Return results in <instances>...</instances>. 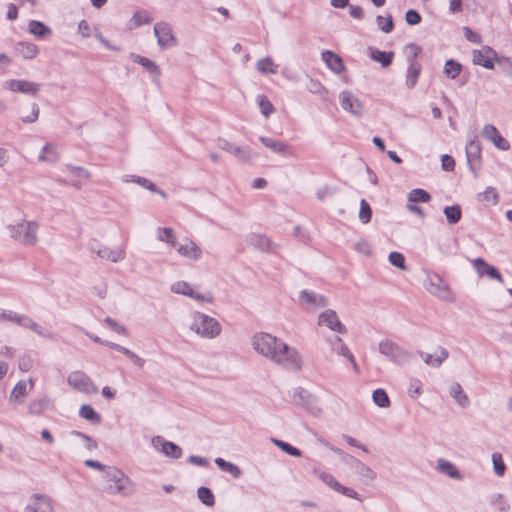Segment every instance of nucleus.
Segmentation results:
<instances>
[{"label": "nucleus", "mask_w": 512, "mask_h": 512, "mask_svg": "<svg viewBox=\"0 0 512 512\" xmlns=\"http://www.w3.org/2000/svg\"><path fill=\"white\" fill-rule=\"evenodd\" d=\"M318 323L320 325H325L332 331H335L340 334L347 333L346 327L341 323L337 313L332 309L324 310L318 318Z\"/></svg>", "instance_id": "nucleus-14"}, {"label": "nucleus", "mask_w": 512, "mask_h": 512, "mask_svg": "<svg viewBox=\"0 0 512 512\" xmlns=\"http://www.w3.org/2000/svg\"><path fill=\"white\" fill-rule=\"evenodd\" d=\"M251 345L258 354L285 370L299 371L303 366L299 351L270 333H256Z\"/></svg>", "instance_id": "nucleus-1"}, {"label": "nucleus", "mask_w": 512, "mask_h": 512, "mask_svg": "<svg viewBox=\"0 0 512 512\" xmlns=\"http://www.w3.org/2000/svg\"><path fill=\"white\" fill-rule=\"evenodd\" d=\"M38 228L37 221H22L8 226L10 236L26 246H34L38 242Z\"/></svg>", "instance_id": "nucleus-4"}, {"label": "nucleus", "mask_w": 512, "mask_h": 512, "mask_svg": "<svg viewBox=\"0 0 512 512\" xmlns=\"http://www.w3.org/2000/svg\"><path fill=\"white\" fill-rule=\"evenodd\" d=\"M419 356L423 362L432 368H439L449 357V352L446 348L439 346L433 354L418 351Z\"/></svg>", "instance_id": "nucleus-18"}, {"label": "nucleus", "mask_w": 512, "mask_h": 512, "mask_svg": "<svg viewBox=\"0 0 512 512\" xmlns=\"http://www.w3.org/2000/svg\"><path fill=\"white\" fill-rule=\"evenodd\" d=\"M189 329L202 338L214 339L220 335L222 326L214 317L195 311L191 314Z\"/></svg>", "instance_id": "nucleus-3"}, {"label": "nucleus", "mask_w": 512, "mask_h": 512, "mask_svg": "<svg viewBox=\"0 0 512 512\" xmlns=\"http://www.w3.org/2000/svg\"><path fill=\"white\" fill-rule=\"evenodd\" d=\"M483 199L487 202H491L492 204H496L498 202L499 196L496 192L495 188L489 186L482 194Z\"/></svg>", "instance_id": "nucleus-64"}, {"label": "nucleus", "mask_w": 512, "mask_h": 512, "mask_svg": "<svg viewBox=\"0 0 512 512\" xmlns=\"http://www.w3.org/2000/svg\"><path fill=\"white\" fill-rule=\"evenodd\" d=\"M495 62L506 75L512 78V61L509 58L496 56Z\"/></svg>", "instance_id": "nucleus-59"}, {"label": "nucleus", "mask_w": 512, "mask_h": 512, "mask_svg": "<svg viewBox=\"0 0 512 512\" xmlns=\"http://www.w3.org/2000/svg\"><path fill=\"white\" fill-rule=\"evenodd\" d=\"M319 478L334 491L342 495H345L349 498L361 500L360 495L354 489L345 487L342 484H340L332 474L321 472L319 473Z\"/></svg>", "instance_id": "nucleus-15"}, {"label": "nucleus", "mask_w": 512, "mask_h": 512, "mask_svg": "<svg viewBox=\"0 0 512 512\" xmlns=\"http://www.w3.org/2000/svg\"><path fill=\"white\" fill-rule=\"evenodd\" d=\"M103 478L107 484L106 492L110 495L130 497L136 492L135 482L117 467H108Z\"/></svg>", "instance_id": "nucleus-2"}, {"label": "nucleus", "mask_w": 512, "mask_h": 512, "mask_svg": "<svg viewBox=\"0 0 512 512\" xmlns=\"http://www.w3.org/2000/svg\"><path fill=\"white\" fill-rule=\"evenodd\" d=\"M250 243L261 250H269L271 246L270 239L261 234H253L250 236Z\"/></svg>", "instance_id": "nucleus-50"}, {"label": "nucleus", "mask_w": 512, "mask_h": 512, "mask_svg": "<svg viewBox=\"0 0 512 512\" xmlns=\"http://www.w3.org/2000/svg\"><path fill=\"white\" fill-rule=\"evenodd\" d=\"M131 58L135 63L145 68L155 79L160 77V68L154 61L138 54H132Z\"/></svg>", "instance_id": "nucleus-30"}, {"label": "nucleus", "mask_w": 512, "mask_h": 512, "mask_svg": "<svg viewBox=\"0 0 512 512\" xmlns=\"http://www.w3.org/2000/svg\"><path fill=\"white\" fill-rule=\"evenodd\" d=\"M5 87L12 92H20L31 95L36 94L40 90L39 85L34 82L16 79L6 81Z\"/></svg>", "instance_id": "nucleus-22"}, {"label": "nucleus", "mask_w": 512, "mask_h": 512, "mask_svg": "<svg viewBox=\"0 0 512 512\" xmlns=\"http://www.w3.org/2000/svg\"><path fill=\"white\" fill-rule=\"evenodd\" d=\"M14 49L18 55L25 59H33L38 54V47L29 42H18L15 44Z\"/></svg>", "instance_id": "nucleus-33"}, {"label": "nucleus", "mask_w": 512, "mask_h": 512, "mask_svg": "<svg viewBox=\"0 0 512 512\" xmlns=\"http://www.w3.org/2000/svg\"><path fill=\"white\" fill-rule=\"evenodd\" d=\"M428 290L433 295L443 300L450 299V290L448 285L438 275L429 277Z\"/></svg>", "instance_id": "nucleus-24"}, {"label": "nucleus", "mask_w": 512, "mask_h": 512, "mask_svg": "<svg viewBox=\"0 0 512 512\" xmlns=\"http://www.w3.org/2000/svg\"><path fill=\"white\" fill-rule=\"evenodd\" d=\"M277 67L278 65H276L270 57L262 58L256 63L257 70L262 74H276Z\"/></svg>", "instance_id": "nucleus-40"}, {"label": "nucleus", "mask_w": 512, "mask_h": 512, "mask_svg": "<svg viewBox=\"0 0 512 512\" xmlns=\"http://www.w3.org/2000/svg\"><path fill=\"white\" fill-rule=\"evenodd\" d=\"M461 70L462 65L459 62L450 59L445 62L443 72L448 78L455 79L460 74Z\"/></svg>", "instance_id": "nucleus-44"}, {"label": "nucleus", "mask_w": 512, "mask_h": 512, "mask_svg": "<svg viewBox=\"0 0 512 512\" xmlns=\"http://www.w3.org/2000/svg\"><path fill=\"white\" fill-rule=\"evenodd\" d=\"M466 158L469 165L470 170L474 173V175H477V167L476 163L479 162L481 158V145L480 142L477 140V137L469 141V143L466 145Z\"/></svg>", "instance_id": "nucleus-23"}, {"label": "nucleus", "mask_w": 512, "mask_h": 512, "mask_svg": "<svg viewBox=\"0 0 512 512\" xmlns=\"http://www.w3.org/2000/svg\"><path fill=\"white\" fill-rule=\"evenodd\" d=\"M32 500L33 502L26 506L25 512H53V507L48 497L34 494Z\"/></svg>", "instance_id": "nucleus-27"}, {"label": "nucleus", "mask_w": 512, "mask_h": 512, "mask_svg": "<svg viewBox=\"0 0 512 512\" xmlns=\"http://www.w3.org/2000/svg\"><path fill=\"white\" fill-rule=\"evenodd\" d=\"M376 23L378 28L384 33H390L394 29V22L391 15H389L387 18L378 15L376 17Z\"/></svg>", "instance_id": "nucleus-53"}, {"label": "nucleus", "mask_w": 512, "mask_h": 512, "mask_svg": "<svg viewBox=\"0 0 512 512\" xmlns=\"http://www.w3.org/2000/svg\"><path fill=\"white\" fill-rule=\"evenodd\" d=\"M59 155L57 152V147L53 143H46L42 151L38 157L41 162H55L57 161Z\"/></svg>", "instance_id": "nucleus-38"}, {"label": "nucleus", "mask_w": 512, "mask_h": 512, "mask_svg": "<svg viewBox=\"0 0 512 512\" xmlns=\"http://www.w3.org/2000/svg\"><path fill=\"white\" fill-rule=\"evenodd\" d=\"M299 303L307 309L315 310L327 306L328 301L323 295L308 290H302L299 293Z\"/></svg>", "instance_id": "nucleus-16"}, {"label": "nucleus", "mask_w": 512, "mask_h": 512, "mask_svg": "<svg viewBox=\"0 0 512 512\" xmlns=\"http://www.w3.org/2000/svg\"><path fill=\"white\" fill-rule=\"evenodd\" d=\"M50 404V400L48 397L43 396L39 399L33 400L30 402L28 406V412L31 415H39L43 411L47 410Z\"/></svg>", "instance_id": "nucleus-39"}, {"label": "nucleus", "mask_w": 512, "mask_h": 512, "mask_svg": "<svg viewBox=\"0 0 512 512\" xmlns=\"http://www.w3.org/2000/svg\"><path fill=\"white\" fill-rule=\"evenodd\" d=\"M430 199H431L430 194L421 188L413 189L408 194V202H411V203H416V202L427 203L430 201Z\"/></svg>", "instance_id": "nucleus-43"}, {"label": "nucleus", "mask_w": 512, "mask_h": 512, "mask_svg": "<svg viewBox=\"0 0 512 512\" xmlns=\"http://www.w3.org/2000/svg\"><path fill=\"white\" fill-rule=\"evenodd\" d=\"M329 343H330L331 349L334 352H336L338 355H342V356L346 357L349 360V362L352 364L354 371L356 373H359V367L355 361V358H354L353 354L350 352L347 345L344 343V341L340 337L334 336L329 339Z\"/></svg>", "instance_id": "nucleus-25"}, {"label": "nucleus", "mask_w": 512, "mask_h": 512, "mask_svg": "<svg viewBox=\"0 0 512 512\" xmlns=\"http://www.w3.org/2000/svg\"><path fill=\"white\" fill-rule=\"evenodd\" d=\"M355 472L363 479L373 481L376 479V473L363 462L358 463Z\"/></svg>", "instance_id": "nucleus-52"}, {"label": "nucleus", "mask_w": 512, "mask_h": 512, "mask_svg": "<svg viewBox=\"0 0 512 512\" xmlns=\"http://www.w3.org/2000/svg\"><path fill=\"white\" fill-rule=\"evenodd\" d=\"M0 320L16 323L17 325L30 329L39 336L49 338L50 333L47 332L42 326L33 321L29 316L17 314L10 310H0Z\"/></svg>", "instance_id": "nucleus-6"}, {"label": "nucleus", "mask_w": 512, "mask_h": 512, "mask_svg": "<svg viewBox=\"0 0 512 512\" xmlns=\"http://www.w3.org/2000/svg\"><path fill=\"white\" fill-rule=\"evenodd\" d=\"M171 291L176 294L188 296L201 303H212L213 296L211 293L201 294L195 292L191 285L185 281H177L171 285Z\"/></svg>", "instance_id": "nucleus-8"}, {"label": "nucleus", "mask_w": 512, "mask_h": 512, "mask_svg": "<svg viewBox=\"0 0 512 512\" xmlns=\"http://www.w3.org/2000/svg\"><path fill=\"white\" fill-rule=\"evenodd\" d=\"M436 469L438 472L445 474L451 478H454V479L461 478V475H460L458 469L455 467V465L445 459H442V458L438 459Z\"/></svg>", "instance_id": "nucleus-34"}, {"label": "nucleus", "mask_w": 512, "mask_h": 512, "mask_svg": "<svg viewBox=\"0 0 512 512\" xmlns=\"http://www.w3.org/2000/svg\"><path fill=\"white\" fill-rule=\"evenodd\" d=\"M131 22L134 27H139L144 24H150L152 22V17L148 13V11L144 9H139L135 11L131 18Z\"/></svg>", "instance_id": "nucleus-45"}, {"label": "nucleus", "mask_w": 512, "mask_h": 512, "mask_svg": "<svg viewBox=\"0 0 512 512\" xmlns=\"http://www.w3.org/2000/svg\"><path fill=\"white\" fill-rule=\"evenodd\" d=\"M492 464L494 473L499 477L504 476L506 471V465L503 461L501 453L495 452L492 454Z\"/></svg>", "instance_id": "nucleus-49"}, {"label": "nucleus", "mask_w": 512, "mask_h": 512, "mask_svg": "<svg viewBox=\"0 0 512 512\" xmlns=\"http://www.w3.org/2000/svg\"><path fill=\"white\" fill-rule=\"evenodd\" d=\"M79 416L93 424H100L102 421L101 415L89 404H84L80 407Z\"/></svg>", "instance_id": "nucleus-37"}, {"label": "nucleus", "mask_w": 512, "mask_h": 512, "mask_svg": "<svg viewBox=\"0 0 512 512\" xmlns=\"http://www.w3.org/2000/svg\"><path fill=\"white\" fill-rule=\"evenodd\" d=\"M295 401L302 405L305 409L316 415L320 409L315 405L313 396L305 389L299 388L294 394Z\"/></svg>", "instance_id": "nucleus-28"}, {"label": "nucleus", "mask_w": 512, "mask_h": 512, "mask_svg": "<svg viewBox=\"0 0 512 512\" xmlns=\"http://www.w3.org/2000/svg\"><path fill=\"white\" fill-rule=\"evenodd\" d=\"M482 135L484 138L492 142L498 149L507 151L510 149V144L498 131V129L492 124H485L482 129Z\"/></svg>", "instance_id": "nucleus-19"}, {"label": "nucleus", "mask_w": 512, "mask_h": 512, "mask_svg": "<svg viewBox=\"0 0 512 512\" xmlns=\"http://www.w3.org/2000/svg\"><path fill=\"white\" fill-rule=\"evenodd\" d=\"M378 350L380 354L397 365L407 363L412 357V354L409 351L387 338L379 342Z\"/></svg>", "instance_id": "nucleus-5"}, {"label": "nucleus", "mask_w": 512, "mask_h": 512, "mask_svg": "<svg viewBox=\"0 0 512 512\" xmlns=\"http://www.w3.org/2000/svg\"><path fill=\"white\" fill-rule=\"evenodd\" d=\"M306 89L313 94L319 95L325 91L324 86L318 80L312 78H309Z\"/></svg>", "instance_id": "nucleus-61"}, {"label": "nucleus", "mask_w": 512, "mask_h": 512, "mask_svg": "<svg viewBox=\"0 0 512 512\" xmlns=\"http://www.w3.org/2000/svg\"><path fill=\"white\" fill-rule=\"evenodd\" d=\"M368 53L370 58L375 62H379L382 67H388L392 63L394 56L393 52H384L374 47H369Z\"/></svg>", "instance_id": "nucleus-31"}, {"label": "nucleus", "mask_w": 512, "mask_h": 512, "mask_svg": "<svg viewBox=\"0 0 512 512\" xmlns=\"http://www.w3.org/2000/svg\"><path fill=\"white\" fill-rule=\"evenodd\" d=\"M421 15L414 9H409L405 14V21L408 25H417L421 22Z\"/></svg>", "instance_id": "nucleus-63"}, {"label": "nucleus", "mask_w": 512, "mask_h": 512, "mask_svg": "<svg viewBox=\"0 0 512 512\" xmlns=\"http://www.w3.org/2000/svg\"><path fill=\"white\" fill-rule=\"evenodd\" d=\"M256 100L262 115L268 118L275 110L272 103L265 95H258Z\"/></svg>", "instance_id": "nucleus-48"}, {"label": "nucleus", "mask_w": 512, "mask_h": 512, "mask_svg": "<svg viewBox=\"0 0 512 512\" xmlns=\"http://www.w3.org/2000/svg\"><path fill=\"white\" fill-rule=\"evenodd\" d=\"M259 140L265 147L271 149L275 153L281 154L285 157L296 156L294 151L290 148V146L283 141L276 140L266 136H260Z\"/></svg>", "instance_id": "nucleus-21"}, {"label": "nucleus", "mask_w": 512, "mask_h": 512, "mask_svg": "<svg viewBox=\"0 0 512 512\" xmlns=\"http://www.w3.org/2000/svg\"><path fill=\"white\" fill-rule=\"evenodd\" d=\"M374 403L381 407L386 408L390 405L389 397L384 389H376L372 395Z\"/></svg>", "instance_id": "nucleus-51"}, {"label": "nucleus", "mask_w": 512, "mask_h": 512, "mask_svg": "<svg viewBox=\"0 0 512 512\" xmlns=\"http://www.w3.org/2000/svg\"><path fill=\"white\" fill-rule=\"evenodd\" d=\"M157 239L161 242H166L172 247L177 246L176 236L174 230L169 227L158 228Z\"/></svg>", "instance_id": "nucleus-42"}, {"label": "nucleus", "mask_w": 512, "mask_h": 512, "mask_svg": "<svg viewBox=\"0 0 512 512\" xmlns=\"http://www.w3.org/2000/svg\"><path fill=\"white\" fill-rule=\"evenodd\" d=\"M447 222L451 225L458 223L462 216V210L460 205L455 204L452 206H446L443 210Z\"/></svg>", "instance_id": "nucleus-41"}, {"label": "nucleus", "mask_w": 512, "mask_h": 512, "mask_svg": "<svg viewBox=\"0 0 512 512\" xmlns=\"http://www.w3.org/2000/svg\"><path fill=\"white\" fill-rule=\"evenodd\" d=\"M464 37L471 43L479 44L482 41V37L477 32L473 31L469 27H463Z\"/></svg>", "instance_id": "nucleus-62"}, {"label": "nucleus", "mask_w": 512, "mask_h": 512, "mask_svg": "<svg viewBox=\"0 0 512 512\" xmlns=\"http://www.w3.org/2000/svg\"><path fill=\"white\" fill-rule=\"evenodd\" d=\"M372 217V209L369 203L362 199L360 201V210H359V219L363 224H367L370 222Z\"/></svg>", "instance_id": "nucleus-55"}, {"label": "nucleus", "mask_w": 512, "mask_h": 512, "mask_svg": "<svg viewBox=\"0 0 512 512\" xmlns=\"http://www.w3.org/2000/svg\"><path fill=\"white\" fill-rule=\"evenodd\" d=\"M389 261L393 266L400 268L402 270H406L405 257L402 253L391 252L389 254Z\"/></svg>", "instance_id": "nucleus-58"}, {"label": "nucleus", "mask_w": 512, "mask_h": 512, "mask_svg": "<svg viewBox=\"0 0 512 512\" xmlns=\"http://www.w3.org/2000/svg\"><path fill=\"white\" fill-rule=\"evenodd\" d=\"M273 442L275 443L276 446H278L282 451H284L288 455H291L294 457H300L302 455V452L298 448L290 445L287 442H284L282 440H276V439H274Z\"/></svg>", "instance_id": "nucleus-56"}, {"label": "nucleus", "mask_w": 512, "mask_h": 512, "mask_svg": "<svg viewBox=\"0 0 512 512\" xmlns=\"http://www.w3.org/2000/svg\"><path fill=\"white\" fill-rule=\"evenodd\" d=\"M472 264L480 277L488 276L491 279H495L501 283L503 282V277L499 270L488 264L483 258L474 259Z\"/></svg>", "instance_id": "nucleus-20"}, {"label": "nucleus", "mask_w": 512, "mask_h": 512, "mask_svg": "<svg viewBox=\"0 0 512 512\" xmlns=\"http://www.w3.org/2000/svg\"><path fill=\"white\" fill-rule=\"evenodd\" d=\"M450 396L462 407L466 408L469 406L470 401L467 394L464 392L462 386L458 382H454L450 386Z\"/></svg>", "instance_id": "nucleus-32"}, {"label": "nucleus", "mask_w": 512, "mask_h": 512, "mask_svg": "<svg viewBox=\"0 0 512 512\" xmlns=\"http://www.w3.org/2000/svg\"><path fill=\"white\" fill-rule=\"evenodd\" d=\"M472 56L475 65H480L486 69H493L497 53L491 47L485 46L481 50H473Z\"/></svg>", "instance_id": "nucleus-17"}, {"label": "nucleus", "mask_w": 512, "mask_h": 512, "mask_svg": "<svg viewBox=\"0 0 512 512\" xmlns=\"http://www.w3.org/2000/svg\"><path fill=\"white\" fill-rule=\"evenodd\" d=\"M232 154L234 156H236L240 161H243V162H248L253 157L252 150L248 146H245V147L236 146V148Z\"/></svg>", "instance_id": "nucleus-57"}, {"label": "nucleus", "mask_w": 512, "mask_h": 512, "mask_svg": "<svg viewBox=\"0 0 512 512\" xmlns=\"http://www.w3.org/2000/svg\"><path fill=\"white\" fill-rule=\"evenodd\" d=\"M152 445L159 449L165 456L172 459H179L182 456V449L177 444L165 440L162 436L152 438Z\"/></svg>", "instance_id": "nucleus-13"}, {"label": "nucleus", "mask_w": 512, "mask_h": 512, "mask_svg": "<svg viewBox=\"0 0 512 512\" xmlns=\"http://www.w3.org/2000/svg\"><path fill=\"white\" fill-rule=\"evenodd\" d=\"M123 181H125V182L132 181L134 183L139 184L143 188L150 190L151 192L157 191V186L153 182H151L149 179L144 178V177L135 176V175H131V176L126 175L123 177Z\"/></svg>", "instance_id": "nucleus-47"}, {"label": "nucleus", "mask_w": 512, "mask_h": 512, "mask_svg": "<svg viewBox=\"0 0 512 512\" xmlns=\"http://www.w3.org/2000/svg\"><path fill=\"white\" fill-rule=\"evenodd\" d=\"M340 105L343 110L349 112L355 116H361L363 113L362 102L351 92L342 91L339 94Z\"/></svg>", "instance_id": "nucleus-12"}, {"label": "nucleus", "mask_w": 512, "mask_h": 512, "mask_svg": "<svg viewBox=\"0 0 512 512\" xmlns=\"http://www.w3.org/2000/svg\"><path fill=\"white\" fill-rule=\"evenodd\" d=\"M422 393V383L418 379H413L408 388V394L411 398H417Z\"/></svg>", "instance_id": "nucleus-60"}, {"label": "nucleus", "mask_w": 512, "mask_h": 512, "mask_svg": "<svg viewBox=\"0 0 512 512\" xmlns=\"http://www.w3.org/2000/svg\"><path fill=\"white\" fill-rule=\"evenodd\" d=\"M408 47H410L414 50L413 57L408 58L409 67H408L407 74H406V86L409 89H412L413 87H415V85L418 81L422 66L417 60H415V57L420 52V47L416 44H409Z\"/></svg>", "instance_id": "nucleus-9"}, {"label": "nucleus", "mask_w": 512, "mask_h": 512, "mask_svg": "<svg viewBox=\"0 0 512 512\" xmlns=\"http://www.w3.org/2000/svg\"><path fill=\"white\" fill-rule=\"evenodd\" d=\"M491 505L497 507L499 512H509L510 505L504 500V496L496 493L490 497Z\"/></svg>", "instance_id": "nucleus-54"}, {"label": "nucleus", "mask_w": 512, "mask_h": 512, "mask_svg": "<svg viewBox=\"0 0 512 512\" xmlns=\"http://www.w3.org/2000/svg\"><path fill=\"white\" fill-rule=\"evenodd\" d=\"M28 31L35 37L42 39L48 37L51 34V29L44 23L37 20H31L28 23Z\"/></svg>", "instance_id": "nucleus-36"}, {"label": "nucleus", "mask_w": 512, "mask_h": 512, "mask_svg": "<svg viewBox=\"0 0 512 512\" xmlns=\"http://www.w3.org/2000/svg\"><path fill=\"white\" fill-rule=\"evenodd\" d=\"M197 496L199 500L208 507H212L215 504L214 494L205 486H201L197 489Z\"/></svg>", "instance_id": "nucleus-46"}, {"label": "nucleus", "mask_w": 512, "mask_h": 512, "mask_svg": "<svg viewBox=\"0 0 512 512\" xmlns=\"http://www.w3.org/2000/svg\"><path fill=\"white\" fill-rule=\"evenodd\" d=\"M89 250L92 253L97 254L98 257L109 260L113 263L122 261L126 256L125 250L122 248L111 249L106 246L100 247L96 244V242L89 244Z\"/></svg>", "instance_id": "nucleus-10"}, {"label": "nucleus", "mask_w": 512, "mask_h": 512, "mask_svg": "<svg viewBox=\"0 0 512 512\" xmlns=\"http://www.w3.org/2000/svg\"><path fill=\"white\" fill-rule=\"evenodd\" d=\"M214 462L220 470L229 473L235 479L242 475L241 469L232 462H228L221 457H217Z\"/></svg>", "instance_id": "nucleus-35"}, {"label": "nucleus", "mask_w": 512, "mask_h": 512, "mask_svg": "<svg viewBox=\"0 0 512 512\" xmlns=\"http://www.w3.org/2000/svg\"><path fill=\"white\" fill-rule=\"evenodd\" d=\"M154 35L157 38V43L161 48H167L176 45V39L173 35L172 28L168 23H156L154 26Z\"/></svg>", "instance_id": "nucleus-11"}, {"label": "nucleus", "mask_w": 512, "mask_h": 512, "mask_svg": "<svg viewBox=\"0 0 512 512\" xmlns=\"http://www.w3.org/2000/svg\"><path fill=\"white\" fill-rule=\"evenodd\" d=\"M177 252L188 259L198 260L201 257L202 251L192 240L185 238L183 243L176 246Z\"/></svg>", "instance_id": "nucleus-26"}, {"label": "nucleus", "mask_w": 512, "mask_h": 512, "mask_svg": "<svg viewBox=\"0 0 512 512\" xmlns=\"http://www.w3.org/2000/svg\"><path fill=\"white\" fill-rule=\"evenodd\" d=\"M322 59L327 67L336 74H340L345 69L342 59L332 51H324L322 53Z\"/></svg>", "instance_id": "nucleus-29"}, {"label": "nucleus", "mask_w": 512, "mask_h": 512, "mask_svg": "<svg viewBox=\"0 0 512 512\" xmlns=\"http://www.w3.org/2000/svg\"><path fill=\"white\" fill-rule=\"evenodd\" d=\"M67 383L71 388L83 394L89 395L98 392V387L90 376L80 370L72 371L67 377Z\"/></svg>", "instance_id": "nucleus-7"}]
</instances>
